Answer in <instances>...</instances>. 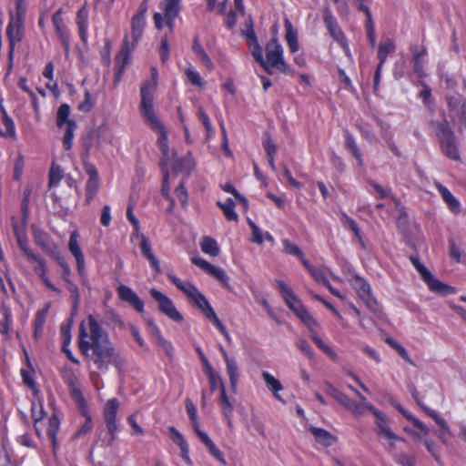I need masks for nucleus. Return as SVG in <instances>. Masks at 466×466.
<instances>
[{
  "mask_svg": "<svg viewBox=\"0 0 466 466\" xmlns=\"http://www.w3.org/2000/svg\"><path fill=\"white\" fill-rule=\"evenodd\" d=\"M323 20L330 36L338 42L344 49L348 48L347 40L344 33L340 30L337 21L333 17L330 10L325 8Z\"/></svg>",
  "mask_w": 466,
  "mask_h": 466,
  "instance_id": "16",
  "label": "nucleus"
},
{
  "mask_svg": "<svg viewBox=\"0 0 466 466\" xmlns=\"http://www.w3.org/2000/svg\"><path fill=\"white\" fill-rule=\"evenodd\" d=\"M12 227L20 250L24 253L25 256H26L29 260L36 262L38 266L42 268L43 272L46 271L44 258L41 256L35 254L29 248L25 228H20L17 221L15 220V218H13Z\"/></svg>",
  "mask_w": 466,
  "mask_h": 466,
  "instance_id": "10",
  "label": "nucleus"
},
{
  "mask_svg": "<svg viewBox=\"0 0 466 466\" xmlns=\"http://www.w3.org/2000/svg\"><path fill=\"white\" fill-rule=\"evenodd\" d=\"M185 74L192 85L200 87L204 86V82L202 81L200 75L193 68H187Z\"/></svg>",
  "mask_w": 466,
  "mask_h": 466,
  "instance_id": "60",
  "label": "nucleus"
},
{
  "mask_svg": "<svg viewBox=\"0 0 466 466\" xmlns=\"http://www.w3.org/2000/svg\"><path fill=\"white\" fill-rule=\"evenodd\" d=\"M227 365V373L229 378L230 386L234 392L237 390V386L238 382V368L237 362L234 359L226 361Z\"/></svg>",
  "mask_w": 466,
  "mask_h": 466,
  "instance_id": "37",
  "label": "nucleus"
},
{
  "mask_svg": "<svg viewBox=\"0 0 466 466\" xmlns=\"http://www.w3.org/2000/svg\"><path fill=\"white\" fill-rule=\"evenodd\" d=\"M397 462L402 466H415V457L407 453L395 454Z\"/></svg>",
  "mask_w": 466,
  "mask_h": 466,
  "instance_id": "64",
  "label": "nucleus"
},
{
  "mask_svg": "<svg viewBox=\"0 0 466 466\" xmlns=\"http://www.w3.org/2000/svg\"><path fill=\"white\" fill-rule=\"evenodd\" d=\"M50 256L54 257L59 266L63 268L64 275L68 276L70 273L69 265L67 264L66 258L61 255L58 248L55 249L54 253H51Z\"/></svg>",
  "mask_w": 466,
  "mask_h": 466,
  "instance_id": "61",
  "label": "nucleus"
},
{
  "mask_svg": "<svg viewBox=\"0 0 466 466\" xmlns=\"http://www.w3.org/2000/svg\"><path fill=\"white\" fill-rule=\"evenodd\" d=\"M373 416L376 419L375 431L378 436L385 438L387 441L402 440L401 437L393 432L388 418L380 410H374Z\"/></svg>",
  "mask_w": 466,
  "mask_h": 466,
  "instance_id": "17",
  "label": "nucleus"
},
{
  "mask_svg": "<svg viewBox=\"0 0 466 466\" xmlns=\"http://www.w3.org/2000/svg\"><path fill=\"white\" fill-rule=\"evenodd\" d=\"M139 248L143 256L149 261L155 272L159 274L161 272L159 261L152 251L148 238H147L145 235H141V242Z\"/></svg>",
  "mask_w": 466,
  "mask_h": 466,
  "instance_id": "25",
  "label": "nucleus"
},
{
  "mask_svg": "<svg viewBox=\"0 0 466 466\" xmlns=\"http://www.w3.org/2000/svg\"><path fill=\"white\" fill-rule=\"evenodd\" d=\"M197 436L199 440L204 443V445L208 450L209 453L217 459L222 464H226L227 461L224 457V453L217 447V445L212 441V440L208 437V435L204 431H199L197 433Z\"/></svg>",
  "mask_w": 466,
  "mask_h": 466,
  "instance_id": "26",
  "label": "nucleus"
},
{
  "mask_svg": "<svg viewBox=\"0 0 466 466\" xmlns=\"http://www.w3.org/2000/svg\"><path fill=\"white\" fill-rule=\"evenodd\" d=\"M198 116L204 125V127L207 132V137H212L213 128H212L209 117L208 116V115L205 113V111L203 110V108L201 106L198 107Z\"/></svg>",
  "mask_w": 466,
  "mask_h": 466,
  "instance_id": "56",
  "label": "nucleus"
},
{
  "mask_svg": "<svg viewBox=\"0 0 466 466\" xmlns=\"http://www.w3.org/2000/svg\"><path fill=\"white\" fill-rule=\"evenodd\" d=\"M3 123L5 127V136L7 137H15V124L11 117L7 116L5 110H3Z\"/></svg>",
  "mask_w": 466,
  "mask_h": 466,
  "instance_id": "63",
  "label": "nucleus"
},
{
  "mask_svg": "<svg viewBox=\"0 0 466 466\" xmlns=\"http://www.w3.org/2000/svg\"><path fill=\"white\" fill-rule=\"evenodd\" d=\"M242 35L245 37L247 42L255 41L258 39L254 31L253 19L249 15L245 22V28L241 30Z\"/></svg>",
  "mask_w": 466,
  "mask_h": 466,
  "instance_id": "49",
  "label": "nucleus"
},
{
  "mask_svg": "<svg viewBox=\"0 0 466 466\" xmlns=\"http://www.w3.org/2000/svg\"><path fill=\"white\" fill-rule=\"evenodd\" d=\"M151 297L158 303V310L175 322H181L183 316L176 309L172 300L156 289H150Z\"/></svg>",
  "mask_w": 466,
  "mask_h": 466,
  "instance_id": "11",
  "label": "nucleus"
},
{
  "mask_svg": "<svg viewBox=\"0 0 466 466\" xmlns=\"http://www.w3.org/2000/svg\"><path fill=\"white\" fill-rule=\"evenodd\" d=\"M431 126L435 128L443 154L452 160L459 161L461 158L455 143V136L448 121L446 119L441 122L431 121Z\"/></svg>",
  "mask_w": 466,
  "mask_h": 466,
  "instance_id": "4",
  "label": "nucleus"
},
{
  "mask_svg": "<svg viewBox=\"0 0 466 466\" xmlns=\"http://www.w3.org/2000/svg\"><path fill=\"white\" fill-rule=\"evenodd\" d=\"M206 374L208 375L209 380L210 393H213L218 388L221 386V384H224L220 375L214 370L206 372Z\"/></svg>",
  "mask_w": 466,
  "mask_h": 466,
  "instance_id": "51",
  "label": "nucleus"
},
{
  "mask_svg": "<svg viewBox=\"0 0 466 466\" xmlns=\"http://www.w3.org/2000/svg\"><path fill=\"white\" fill-rule=\"evenodd\" d=\"M448 105L451 109L459 110L461 122L466 127V103L460 96H451L448 98Z\"/></svg>",
  "mask_w": 466,
  "mask_h": 466,
  "instance_id": "35",
  "label": "nucleus"
},
{
  "mask_svg": "<svg viewBox=\"0 0 466 466\" xmlns=\"http://www.w3.org/2000/svg\"><path fill=\"white\" fill-rule=\"evenodd\" d=\"M416 269L431 291L440 294H448L453 292L452 287L448 286L437 279L423 264H420L416 268Z\"/></svg>",
  "mask_w": 466,
  "mask_h": 466,
  "instance_id": "14",
  "label": "nucleus"
},
{
  "mask_svg": "<svg viewBox=\"0 0 466 466\" xmlns=\"http://www.w3.org/2000/svg\"><path fill=\"white\" fill-rule=\"evenodd\" d=\"M201 250L212 257H217L219 253V248L217 241L210 237H204L200 242Z\"/></svg>",
  "mask_w": 466,
  "mask_h": 466,
  "instance_id": "39",
  "label": "nucleus"
},
{
  "mask_svg": "<svg viewBox=\"0 0 466 466\" xmlns=\"http://www.w3.org/2000/svg\"><path fill=\"white\" fill-rule=\"evenodd\" d=\"M352 287L371 312L374 314L381 313L377 300L371 294L370 284L364 279L355 276L352 279Z\"/></svg>",
  "mask_w": 466,
  "mask_h": 466,
  "instance_id": "9",
  "label": "nucleus"
},
{
  "mask_svg": "<svg viewBox=\"0 0 466 466\" xmlns=\"http://www.w3.org/2000/svg\"><path fill=\"white\" fill-rule=\"evenodd\" d=\"M161 159H160V167L162 170V173L166 177V180L169 178V172H168V163L170 161L175 160L176 157V152L170 149H167V151L161 152Z\"/></svg>",
  "mask_w": 466,
  "mask_h": 466,
  "instance_id": "44",
  "label": "nucleus"
},
{
  "mask_svg": "<svg viewBox=\"0 0 466 466\" xmlns=\"http://www.w3.org/2000/svg\"><path fill=\"white\" fill-rule=\"evenodd\" d=\"M311 338L313 341L317 344V346L323 350L327 355L330 358L335 359L337 357L336 353L325 344V342L320 339V337L317 333H312Z\"/></svg>",
  "mask_w": 466,
  "mask_h": 466,
  "instance_id": "55",
  "label": "nucleus"
},
{
  "mask_svg": "<svg viewBox=\"0 0 466 466\" xmlns=\"http://www.w3.org/2000/svg\"><path fill=\"white\" fill-rule=\"evenodd\" d=\"M59 420L56 415H53L48 421L46 429V434L51 441L53 452L56 453V450L58 447L56 434L59 430Z\"/></svg>",
  "mask_w": 466,
  "mask_h": 466,
  "instance_id": "33",
  "label": "nucleus"
},
{
  "mask_svg": "<svg viewBox=\"0 0 466 466\" xmlns=\"http://www.w3.org/2000/svg\"><path fill=\"white\" fill-rule=\"evenodd\" d=\"M99 187L98 172L94 166L89 165V198L96 193Z\"/></svg>",
  "mask_w": 466,
  "mask_h": 466,
  "instance_id": "46",
  "label": "nucleus"
},
{
  "mask_svg": "<svg viewBox=\"0 0 466 466\" xmlns=\"http://www.w3.org/2000/svg\"><path fill=\"white\" fill-rule=\"evenodd\" d=\"M355 394L359 397L360 402L357 403V406L360 408V413H353L356 416H361L364 414V410H369L372 414H374V410H379L375 406L370 403L366 397L363 396L359 390H355Z\"/></svg>",
  "mask_w": 466,
  "mask_h": 466,
  "instance_id": "48",
  "label": "nucleus"
},
{
  "mask_svg": "<svg viewBox=\"0 0 466 466\" xmlns=\"http://www.w3.org/2000/svg\"><path fill=\"white\" fill-rule=\"evenodd\" d=\"M191 261L193 264L205 270L208 274L216 278L219 282L223 284L225 288L228 289H230L228 277L223 268L214 266L202 258L198 257L192 258Z\"/></svg>",
  "mask_w": 466,
  "mask_h": 466,
  "instance_id": "15",
  "label": "nucleus"
},
{
  "mask_svg": "<svg viewBox=\"0 0 466 466\" xmlns=\"http://www.w3.org/2000/svg\"><path fill=\"white\" fill-rule=\"evenodd\" d=\"M73 325V319H69L67 323H64L61 325L60 332L63 339V344H66V346H69L71 341V333L70 329Z\"/></svg>",
  "mask_w": 466,
  "mask_h": 466,
  "instance_id": "57",
  "label": "nucleus"
},
{
  "mask_svg": "<svg viewBox=\"0 0 466 466\" xmlns=\"http://www.w3.org/2000/svg\"><path fill=\"white\" fill-rule=\"evenodd\" d=\"M436 187L441 193L443 200L449 206L450 209L455 213L460 211V203L459 201L452 196V194L449 191L447 187L442 186L441 183H436Z\"/></svg>",
  "mask_w": 466,
  "mask_h": 466,
  "instance_id": "32",
  "label": "nucleus"
},
{
  "mask_svg": "<svg viewBox=\"0 0 466 466\" xmlns=\"http://www.w3.org/2000/svg\"><path fill=\"white\" fill-rule=\"evenodd\" d=\"M265 50L266 59L264 58V64H262V67L268 74L272 75L274 73V69H277L287 75L293 73V71L284 60V50L282 46L279 43L277 37H273L267 44Z\"/></svg>",
  "mask_w": 466,
  "mask_h": 466,
  "instance_id": "3",
  "label": "nucleus"
},
{
  "mask_svg": "<svg viewBox=\"0 0 466 466\" xmlns=\"http://www.w3.org/2000/svg\"><path fill=\"white\" fill-rule=\"evenodd\" d=\"M79 235L76 231H73L70 235L68 248L72 255L76 258L77 269L80 275L85 273V258L78 243Z\"/></svg>",
  "mask_w": 466,
  "mask_h": 466,
  "instance_id": "20",
  "label": "nucleus"
},
{
  "mask_svg": "<svg viewBox=\"0 0 466 466\" xmlns=\"http://www.w3.org/2000/svg\"><path fill=\"white\" fill-rule=\"evenodd\" d=\"M345 137H346V141H345L346 148L355 157V158L358 161L359 166L362 167L363 166L362 155H361L360 149L358 148L353 137L349 132H346Z\"/></svg>",
  "mask_w": 466,
  "mask_h": 466,
  "instance_id": "41",
  "label": "nucleus"
},
{
  "mask_svg": "<svg viewBox=\"0 0 466 466\" xmlns=\"http://www.w3.org/2000/svg\"><path fill=\"white\" fill-rule=\"evenodd\" d=\"M169 436L171 440L179 447L181 451V457L188 464L192 465V461L189 458V449L184 436L174 427H168Z\"/></svg>",
  "mask_w": 466,
  "mask_h": 466,
  "instance_id": "23",
  "label": "nucleus"
},
{
  "mask_svg": "<svg viewBox=\"0 0 466 466\" xmlns=\"http://www.w3.org/2000/svg\"><path fill=\"white\" fill-rule=\"evenodd\" d=\"M189 299L201 310L205 317L211 322H213V319H215L218 317L207 298L199 290H198Z\"/></svg>",
  "mask_w": 466,
  "mask_h": 466,
  "instance_id": "21",
  "label": "nucleus"
},
{
  "mask_svg": "<svg viewBox=\"0 0 466 466\" xmlns=\"http://www.w3.org/2000/svg\"><path fill=\"white\" fill-rule=\"evenodd\" d=\"M66 383L69 388L71 398L74 400L82 415L86 417V421L83 423L81 429L75 434V438H78L87 432L86 403L83 393L82 384L75 374L71 372L67 373L66 376Z\"/></svg>",
  "mask_w": 466,
  "mask_h": 466,
  "instance_id": "6",
  "label": "nucleus"
},
{
  "mask_svg": "<svg viewBox=\"0 0 466 466\" xmlns=\"http://www.w3.org/2000/svg\"><path fill=\"white\" fill-rule=\"evenodd\" d=\"M295 314L305 323L309 328L313 325H316L317 322L314 318L310 315V313L302 306L299 305L298 310Z\"/></svg>",
  "mask_w": 466,
  "mask_h": 466,
  "instance_id": "50",
  "label": "nucleus"
},
{
  "mask_svg": "<svg viewBox=\"0 0 466 466\" xmlns=\"http://www.w3.org/2000/svg\"><path fill=\"white\" fill-rule=\"evenodd\" d=\"M147 324L151 328V332L155 339H157L159 346L163 348V350L166 351L167 355H171L173 350L171 343L162 337L160 329L152 319H149L147 321Z\"/></svg>",
  "mask_w": 466,
  "mask_h": 466,
  "instance_id": "34",
  "label": "nucleus"
},
{
  "mask_svg": "<svg viewBox=\"0 0 466 466\" xmlns=\"http://www.w3.org/2000/svg\"><path fill=\"white\" fill-rule=\"evenodd\" d=\"M147 10L146 0L140 5L139 12L133 16L131 22V37L132 42H129V36L126 35L123 39V45L120 53L115 58V81L116 83L120 81L121 76L125 70L126 65L127 64L128 56L131 51L135 48L136 45L139 41L143 35L145 27V14Z\"/></svg>",
  "mask_w": 466,
  "mask_h": 466,
  "instance_id": "2",
  "label": "nucleus"
},
{
  "mask_svg": "<svg viewBox=\"0 0 466 466\" xmlns=\"http://www.w3.org/2000/svg\"><path fill=\"white\" fill-rule=\"evenodd\" d=\"M89 360L96 369L106 370L110 364L117 370H121L125 364V359L115 349L107 332L102 326L89 315Z\"/></svg>",
  "mask_w": 466,
  "mask_h": 466,
  "instance_id": "1",
  "label": "nucleus"
},
{
  "mask_svg": "<svg viewBox=\"0 0 466 466\" xmlns=\"http://www.w3.org/2000/svg\"><path fill=\"white\" fill-rule=\"evenodd\" d=\"M63 178V171L58 166L52 165L49 172V186H56Z\"/></svg>",
  "mask_w": 466,
  "mask_h": 466,
  "instance_id": "54",
  "label": "nucleus"
},
{
  "mask_svg": "<svg viewBox=\"0 0 466 466\" xmlns=\"http://www.w3.org/2000/svg\"><path fill=\"white\" fill-rule=\"evenodd\" d=\"M193 51L196 56L199 58V60L209 69L212 70L214 68V64L209 58L208 55L204 50L203 46L200 45L198 39L196 37L193 41Z\"/></svg>",
  "mask_w": 466,
  "mask_h": 466,
  "instance_id": "36",
  "label": "nucleus"
},
{
  "mask_svg": "<svg viewBox=\"0 0 466 466\" xmlns=\"http://www.w3.org/2000/svg\"><path fill=\"white\" fill-rule=\"evenodd\" d=\"M31 228L35 245L40 247L43 251L48 255L54 253V250L56 249L57 247L51 241L49 235L42 229L36 228L35 225H32Z\"/></svg>",
  "mask_w": 466,
  "mask_h": 466,
  "instance_id": "19",
  "label": "nucleus"
},
{
  "mask_svg": "<svg viewBox=\"0 0 466 466\" xmlns=\"http://www.w3.org/2000/svg\"><path fill=\"white\" fill-rule=\"evenodd\" d=\"M181 0H163L161 5L164 8L165 19L167 25L172 30L174 21L180 11Z\"/></svg>",
  "mask_w": 466,
  "mask_h": 466,
  "instance_id": "22",
  "label": "nucleus"
},
{
  "mask_svg": "<svg viewBox=\"0 0 466 466\" xmlns=\"http://www.w3.org/2000/svg\"><path fill=\"white\" fill-rule=\"evenodd\" d=\"M119 402L116 399L109 400L105 407L104 418L106 425V431H102L98 435V441L101 442V446H110L115 439L116 432L117 430L116 425V413L118 410Z\"/></svg>",
  "mask_w": 466,
  "mask_h": 466,
  "instance_id": "5",
  "label": "nucleus"
},
{
  "mask_svg": "<svg viewBox=\"0 0 466 466\" xmlns=\"http://www.w3.org/2000/svg\"><path fill=\"white\" fill-rule=\"evenodd\" d=\"M157 86V70L151 68V80L145 82L140 89L141 103L139 106L140 114L153 113L154 110V93Z\"/></svg>",
  "mask_w": 466,
  "mask_h": 466,
  "instance_id": "8",
  "label": "nucleus"
},
{
  "mask_svg": "<svg viewBox=\"0 0 466 466\" xmlns=\"http://www.w3.org/2000/svg\"><path fill=\"white\" fill-rule=\"evenodd\" d=\"M15 5H16L15 15H14L13 13H10V17L14 18V19H18L21 22H24L25 9H26L25 0H16Z\"/></svg>",
  "mask_w": 466,
  "mask_h": 466,
  "instance_id": "59",
  "label": "nucleus"
},
{
  "mask_svg": "<svg viewBox=\"0 0 466 466\" xmlns=\"http://www.w3.org/2000/svg\"><path fill=\"white\" fill-rule=\"evenodd\" d=\"M217 205L221 208L228 220H238V217L235 212V202L233 199L228 198L225 202L218 201Z\"/></svg>",
  "mask_w": 466,
  "mask_h": 466,
  "instance_id": "40",
  "label": "nucleus"
},
{
  "mask_svg": "<svg viewBox=\"0 0 466 466\" xmlns=\"http://www.w3.org/2000/svg\"><path fill=\"white\" fill-rule=\"evenodd\" d=\"M70 106L67 104H62L56 112V126L62 128L65 125L66 133L63 137V145L66 150H69L72 147L74 133L76 128V123L69 119Z\"/></svg>",
  "mask_w": 466,
  "mask_h": 466,
  "instance_id": "7",
  "label": "nucleus"
},
{
  "mask_svg": "<svg viewBox=\"0 0 466 466\" xmlns=\"http://www.w3.org/2000/svg\"><path fill=\"white\" fill-rule=\"evenodd\" d=\"M339 403L343 405L351 413H360V408L357 406V402L352 400L343 392L339 391L335 399Z\"/></svg>",
  "mask_w": 466,
  "mask_h": 466,
  "instance_id": "43",
  "label": "nucleus"
},
{
  "mask_svg": "<svg viewBox=\"0 0 466 466\" xmlns=\"http://www.w3.org/2000/svg\"><path fill=\"white\" fill-rule=\"evenodd\" d=\"M248 44L252 47L251 54L254 59L262 66V64H264V57L262 48L259 46L258 39L248 42Z\"/></svg>",
  "mask_w": 466,
  "mask_h": 466,
  "instance_id": "53",
  "label": "nucleus"
},
{
  "mask_svg": "<svg viewBox=\"0 0 466 466\" xmlns=\"http://www.w3.org/2000/svg\"><path fill=\"white\" fill-rule=\"evenodd\" d=\"M173 161L172 169L176 174L185 172L188 176L195 166L194 159L189 153L182 158L175 157Z\"/></svg>",
  "mask_w": 466,
  "mask_h": 466,
  "instance_id": "29",
  "label": "nucleus"
},
{
  "mask_svg": "<svg viewBox=\"0 0 466 466\" xmlns=\"http://www.w3.org/2000/svg\"><path fill=\"white\" fill-rule=\"evenodd\" d=\"M262 378L266 383L267 388L273 393V396L277 400L283 401L281 396L279 394V391L283 390V386L280 381L268 371L262 372Z\"/></svg>",
  "mask_w": 466,
  "mask_h": 466,
  "instance_id": "31",
  "label": "nucleus"
},
{
  "mask_svg": "<svg viewBox=\"0 0 466 466\" xmlns=\"http://www.w3.org/2000/svg\"><path fill=\"white\" fill-rule=\"evenodd\" d=\"M61 14H62L61 10L56 11L53 15L52 21L55 25L56 34L64 46L66 53H68L69 52V35H68L67 30L65 27V25L63 23Z\"/></svg>",
  "mask_w": 466,
  "mask_h": 466,
  "instance_id": "24",
  "label": "nucleus"
},
{
  "mask_svg": "<svg viewBox=\"0 0 466 466\" xmlns=\"http://www.w3.org/2000/svg\"><path fill=\"white\" fill-rule=\"evenodd\" d=\"M86 322L82 320L79 327V350L82 354H87V341L86 340V332L85 328Z\"/></svg>",
  "mask_w": 466,
  "mask_h": 466,
  "instance_id": "58",
  "label": "nucleus"
},
{
  "mask_svg": "<svg viewBox=\"0 0 466 466\" xmlns=\"http://www.w3.org/2000/svg\"><path fill=\"white\" fill-rule=\"evenodd\" d=\"M395 50V44L391 39L380 43L378 50V59L380 66H383L386 62L387 56Z\"/></svg>",
  "mask_w": 466,
  "mask_h": 466,
  "instance_id": "38",
  "label": "nucleus"
},
{
  "mask_svg": "<svg viewBox=\"0 0 466 466\" xmlns=\"http://www.w3.org/2000/svg\"><path fill=\"white\" fill-rule=\"evenodd\" d=\"M342 218H343L344 227L350 229L353 232V234L355 235V237L362 242L360 230L357 223L345 213L342 214Z\"/></svg>",
  "mask_w": 466,
  "mask_h": 466,
  "instance_id": "52",
  "label": "nucleus"
},
{
  "mask_svg": "<svg viewBox=\"0 0 466 466\" xmlns=\"http://www.w3.org/2000/svg\"><path fill=\"white\" fill-rule=\"evenodd\" d=\"M284 25L286 29L285 39L287 41L290 52L295 53L299 48L298 41V32L293 27L291 22L288 18L284 20Z\"/></svg>",
  "mask_w": 466,
  "mask_h": 466,
  "instance_id": "28",
  "label": "nucleus"
},
{
  "mask_svg": "<svg viewBox=\"0 0 466 466\" xmlns=\"http://www.w3.org/2000/svg\"><path fill=\"white\" fill-rule=\"evenodd\" d=\"M141 116L146 125L148 126L152 131L158 134L157 146L160 151L163 152L169 149L167 143V132L161 120L157 117L156 112L141 114Z\"/></svg>",
  "mask_w": 466,
  "mask_h": 466,
  "instance_id": "12",
  "label": "nucleus"
},
{
  "mask_svg": "<svg viewBox=\"0 0 466 466\" xmlns=\"http://www.w3.org/2000/svg\"><path fill=\"white\" fill-rule=\"evenodd\" d=\"M219 400H220V408H221L222 414L225 417V419L227 420L228 426L230 427L232 424L231 416H232V413L234 410L233 404L230 401L228 395L220 396Z\"/></svg>",
  "mask_w": 466,
  "mask_h": 466,
  "instance_id": "42",
  "label": "nucleus"
},
{
  "mask_svg": "<svg viewBox=\"0 0 466 466\" xmlns=\"http://www.w3.org/2000/svg\"><path fill=\"white\" fill-rule=\"evenodd\" d=\"M283 250L289 255H295L299 258L303 254L302 250L297 245L288 239L283 240Z\"/></svg>",
  "mask_w": 466,
  "mask_h": 466,
  "instance_id": "62",
  "label": "nucleus"
},
{
  "mask_svg": "<svg viewBox=\"0 0 466 466\" xmlns=\"http://www.w3.org/2000/svg\"><path fill=\"white\" fill-rule=\"evenodd\" d=\"M87 17V12L86 10V4L82 6V8L77 12L76 16V24L79 28V35L84 43L86 42V20Z\"/></svg>",
  "mask_w": 466,
  "mask_h": 466,
  "instance_id": "45",
  "label": "nucleus"
},
{
  "mask_svg": "<svg viewBox=\"0 0 466 466\" xmlns=\"http://www.w3.org/2000/svg\"><path fill=\"white\" fill-rule=\"evenodd\" d=\"M116 291L122 301L128 303L137 312L141 313L144 311V302L131 288L126 285H119Z\"/></svg>",
  "mask_w": 466,
  "mask_h": 466,
  "instance_id": "18",
  "label": "nucleus"
},
{
  "mask_svg": "<svg viewBox=\"0 0 466 466\" xmlns=\"http://www.w3.org/2000/svg\"><path fill=\"white\" fill-rule=\"evenodd\" d=\"M309 431L314 436L316 441L325 447H329L337 441V438L324 429L311 426Z\"/></svg>",
  "mask_w": 466,
  "mask_h": 466,
  "instance_id": "27",
  "label": "nucleus"
},
{
  "mask_svg": "<svg viewBox=\"0 0 466 466\" xmlns=\"http://www.w3.org/2000/svg\"><path fill=\"white\" fill-rule=\"evenodd\" d=\"M186 409H187V414L189 416V419L192 422L194 431L197 434L199 431H201V430L199 427V423L198 421L196 407H195L194 403L189 399H187L186 400Z\"/></svg>",
  "mask_w": 466,
  "mask_h": 466,
  "instance_id": "47",
  "label": "nucleus"
},
{
  "mask_svg": "<svg viewBox=\"0 0 466 466\" xmlns=\"http://www.w3.org/2000/svg\"><path fill=\"white\" fill-rule=\"evenodd\" d=\"M170 281L179 289L181 290L188 299H190L198 289L195 285H193L189 281H183L178 279L174 274H167Z\"/></svg>",
  "mask_w": 466,
  "mask_h": 466,
  "instance_id": "30",
  "label": "nucleus"
},
{
  "mask_svg": "<svg viewBox=\"0 0 466 466\" xmlns=\"http://www.w3.org/2000/svg\"><path fill=\"white\" fill-rule=\"evenodd\" d=\"M23 30H24V22H21L18 19H14L10 17L8 25L6 27V36L8 38L9 43V52H8V62L9 68L13 66V59H14V52L15 48L16 43L21 42L23 38Z\"/></svg>",
  "mask_w": 466,
  "mask_h": 466,
  "instance_id": "13",
  "label": "nucleus"
}]
</instances>
